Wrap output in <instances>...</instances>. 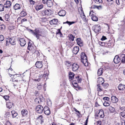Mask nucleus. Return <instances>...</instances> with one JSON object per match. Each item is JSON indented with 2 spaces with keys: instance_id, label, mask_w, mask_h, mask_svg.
Wrapping results in <instances>:
<instances>
[{
  "instance_id": "33",
  "label": "nucleus",
  "mask_w": 125,
  "mask_h": 125,
  "mask_svg": "<svg viewBox=\"0 0 125 125\" xmlns=\"http://www.w3.org/2000/svg\"><path fill=\"white\" fill-rule=\"evenodd\" d=\"M43 7V5H41L36 6L35 7V9L37 10L38 11L42 9Z\"/></svg>"
},
{
  "instance_id": "46",
  "label": "nucleus",
  "mask_w": 125,
  "mask_h": 125,
  "mask_svg": "<svg viewBox=\"0 0 125 125\" xmlns=\"http://www.w3.org/2000/svg\"><path fill=\"white\" fill-rule=\"evenodd\" d=\"M99 44L100 45L104 46L105 44V43L104 42H99Z\"/></svg>"
},
{
  "instance_id": "44",
  "label": "nucleus",
  "mask_w": 125,
  "mask_h": 125,
  "mask_svg": "<svg viewBox=\"0 0 125 125\" xmlns=\"http://www.w3.org/2000/svg\"><path fill=\"white\" fill-rule=\"evenodd\" d=\"M9 15L8 14H6L5 16V20L6 21H8V20L9 18Z\"/></svg>"
},
{
  "instance_id": "12",
  "label": "nucleus",
  "mask_w": 125,
  "mask_h": 125,
  "mask_svg": "<svg viewBox=\"0 0 125 125\" xmlns=\"http://www.w3.org/2000/svg\"><path fill=\"white\" fill-rule=\"evenodd\" d=\"M118 90L120 91H123L125 89V85L122 83H120L118 87Z\"/></svg>"
},
{
  "instance_id": "61",
  "label": "nucleus",
  "mask_w": 125,
  "mask_h": 125,
  "mask_svg": "<svg viewBox=\"0 0 125 125\" xmlns=\"http://www.w3.org/2000/svg\"><path fill=\"white\" fill-rule=\"evenodd\" d=\"M5 125H11V124L9 122L7 121L5 123Z\"/></svg>"
},
{
  "instance_id": "57",
  "label": "nucleus",
  "mask_w": 125,
  "mask_h": 125,
  "mask_svg": "<svg viewBox=\"0 0 125 125\" xmlns=\"http://www.w3.org/2000/svg\"><path fill=\"white\" fill-rule=\"evenodd\" d=\"M120 109L123 111H125V107L123 106L120 108Z\"/></svg>"
},
{
  "instance_id": "24",
  "label": "nucleus",
  "mask_w": 125,
  "mask_h": 125,
  "mask_svg": "<svg viewBox=\"0 0 125 125\" xmlns=\"http://www.w3.org/2000/svg\"><path fill=\"white\" fill-rule=\"evenodd\" d=\"M52 10L50 9H46L45 11V14L47 15H51Z\"/></svg>"
},
{
  "instance_id": "13",
  "label": "nucleus",
  "mask_w": 125,
  "mask_h": 125,
  "mask_svg": "<svg viewBox=\"0 0 125 125\" xmlns=\"http://www.w3.org/2000/svg\"><path fill=\"white\" fill-rule=\"evenodd\" d=\"M90 16H92V17H91V19L93 20V21H97L98 20V18L97 16L95 15H92V14H91V12H90L89 13Z\"/></svg>"
},
{
  "instance_id": "56",
  "label": "nucleus",
  "mask_w": 125,
  "mask_h": 125,
  "mask_svg": "<svg viewBox=\"0 0 125 125\" xmlns=\"http://www.w3.org/2000/svg\"><path fill=\"white\" fill-rule=\"evenodd\" d=\"M115 2L118 5H119L120 4V1L119 0H115Z\"/></svg>"
},
{
  "instance_id": "59",
  "label": "nucleus",
  "mask_w": 125,
  "mask_h": 125,
  "mask_svg": "<svg viewBox=\"0 0 125 125\" xmlns=\"http://www.w3.org/2000/svg\"><path fill=\"white\" fill-rule=\"evenodd\" d=\"M27 21V20L26 19H23L21 21V23L22 24L23 22L24 21Z\"/></svg>"
},
{
  "instance_id": "19",
  "label": "nucleus",
  "mask_w": 125,
  "mask_h": 125,
  "mask_svg": "<svg viewBox=\"0 0 125 125\" xmlns=\"http://www.w3.org/2000/svg\"><path fill=\"white\" fill-rule=\"evenodd\" d=\"M9 41L11 45H14L15 44V40L14 38H10L9 39Z\"/></svg>"
},
{
  "instance_id": "35",
  "label": "nucleus",
  "mask_w": 125,
  "mask_h": 125,
  "mask_svg": "<svg viewBox=\"0 0 125 125\" xmlns=\"http://www.w3.org/2000/svg\"><path fill=\"white\" fill-rule=\"evenodd\" d=\"M28 50L30 51L32 49L31 45L32 43H31V42L29 41L28 43Z\"/></svg>"
},
{
  "instance_id": "53",
  "label": "nucleus",
  "mask_w": 125,
  "mask_h": 125,
  "mask_svg": "<svg viewBox=\"0 0 125 125\" xmlns=\"http://www.w3.org/2000/svg\"><path fill=\"white\" fill-rule=\"evenodd\" d=\"M107 38L106 37L104 36H103L102 37L101 39V40L102 41H104Z\"/></svg>"
},
{
  "instance_id": "52",
  "label": "nucleus",
  "mask_w": 125,
  "mask_h": 125,
  "mask_svg": "<svg viewBox=\"0 0 125 125\" xmlns=\"http://www.w3.org/2000/svg\"><path fill=\"white\" fill-rule=\"evenodd\" d=\"M5 115L6 116H8V117L10 115V112H6Z\"/></svg>"
},
{
  "instance_id": "41",
  "label": "nucleus",
  "mask_w": 125,
  "mask_h": 125,
  "mask_svg": "<svg viewBox=\"0 0 125 125\" xmlns=\"http://www.w3.org/2000/svg\"><path fill=\"white\" fill-rule=\"evenodd\" d=\"M42 87V85L41 84H37V87L38 90H40Z\"/></svg>"
},
{
  "instance_id": "5",
  "label": "nucleus",
  "mask_w": 125,
  "mask_h": 125,
  "mask_svg": "<svg viewBox=\"0 0 125 125\" xmlns=\"http://www.w3.org/2000/svg\"><path fill=\"white\" fill-rule=\"evenodd\" d=\"M44 114L46 115H49L51 113L50 109L47 106H45L44 107Z\"/></svg>"
},
{
  "instance_id": "11",
  "label": "nucleus",
  "mask_w": 125,
  "mask_h": 125,
  "mask_svg": "<svg viewBox=\"0 0 125 125\" xmlns=\"http://www.w3.org/2000/svg\"><path fill=\"white\" fill-rule=\"evenodd\" d=\"M113 61L115 63L117 64L120 62V59L118 56L116 55L115 56Z\"/></svg>"
},
{
  "instance_id": "31",
  "label": "nucleus",
  "mask_w": 125,
  "mask_h": 125,
  "mask_svg": "<svg viewBox=\"0 0 125 125\" xmlns=\"http://www.w3.org/2000/svg\"><path fill=\"white\" fill-rule=\"evenodd\" d=\"M81 17L82 18L83 21H85V22H86L87 21V20H86V16L85 15L83 12L81 15Z\"/></svg>"
},
{
  "instance_id": "64",
  "label": "nucleus",
  "mask_w": 125,
  "mask_h": 125,
  "mask_svg": "<svg viewBox=\"0 0 125 125\" xmlns=\"http://www.w3.org/2000/svg\"><path fill=\"white\" fill-rule=\"evenodd\" d=\"M5 28V26L4 25H1L0 27V28L1 30L3 29H4Z\"/></svg>"
},
{
  "instance_id": "3",
  "label": "nucleus",
  "mask_w": 125,
  "mask_h": 125,
  "mask_svg": "<svg viewBox=\"0 0 125 125\" xmlns=\"http://www.w3.org/2000/svg\"><path fill=\"white\" fill-rule=\"evenodd\" d=\"M43 106L41 105H39L37 106L36 108V110L37 112L39 114H41L42 113L44 110Z\"/></svg>"
},
{
  "instance_id": "63",
  "label": "nucleus",
  "mask_w": 125,
  "mask_h": 125,
  "mask_svg": "<svg viewBox=\"0 0 125 125\" xmlns=\"http://www.w3.org/2000/svg\"><path fill=\"white\" fill-rule=\"evenodd\" d=\"M48 0H42V2L44 4L47 3Z\"/></svg>"
},
{
  "instance_id": "32",
  "label": "nucleus",
  "mask_w": 125,
  "mask_h": 125,
  "mask_svg": "<svg viewBox=\"0 0 125 125\" xmlns=\"http://www.w3.org/2000/svg\"><path fill=\"white\" fill-rule=\"evenodd\" d=\"M13 104V103H12L11 102H8L6 104L7 107L8 108H11Z\"/></svg>"
},
{
  "instance_id": "30",
  "label": "nucleus",
  "mask_w": 125,
  "mask_h": 125,
  "mask_svg": "<svg viewBox=\"0 0 125 125\" xmlns=\"http://www.w3.org/2000/svg\"><path fill=\"white\" fill-rule=\"evenodd\" d=\"M65 63L66 65L68 67H69L71 65V62L67 61H65Z\"/></svg>"
},
{
  "instance_id": "8",
  "label": "nucleus",
  "mask_w": 125,
  "mask_h": 125,
  "mask_svg": "<svg viewBox=\"0 0 125 125\" xmlns=\"http://www.w3.org/2000/svg\"><path fill=\"white\" fill-rule=\"evenodd\" d=\"M35 66L36 67L40 68H41L42 67L43 64L42 61H37L36 63Z\"/></svg>"
},
{
  "instance_id": "54",
  "label": "nucleus",
  "mask_w": 125,
  "mask_h": 125,
  "mask_svg": "<svg viewBox=\"0 0 125 125\" xmlns=\"http://www.w3.org/2000/svg\"><path fill=\"white\" fill-rule=\"evenodd\" d=\"M120 56L121 57V58H124L125 57V55L124 54H123L122 53H121L120 54Z\"/></svg>"
},
{
  "instance_id": "20",
  "label": "nucleus",
  "mask_w": 125,
  "mask_h": 125,
  "mask_svg": "<svg viewBox=\"0 0 125 125\" xmlns=\"http://www.w3.org/2000/svg\"><path fill=\"white\" fill-rule=\"evenodd\" d=\"M42 99L41 98L37 97L35 98L34 100L35 102L36 103L38 104L42 101Z\"/></svg>"
},
{
  "instance_id": "60",
  "label": "nucleus",
  "mask_w": 125,
  "mask_h": 125,
  "mask_svg": "<svg viewBox=\"0 0 125 125\" xmlns=\"http://www.w3.org/2000/svg\"><path fill=\"white\" fill-rule=\"evenodd\" d=\"M88 117H89V116H88L87 118L86 119L85 121V124L84 125H87V124L88 122Z\"/></svg>"
},
{
  "instance_id": "34",
  "label": "nucleus",
  "mask_w": 125,
  "mask_h": 125,
  "mask_svg": "<svg viewBox=\"0 0 125 125\" xmlns=\"http://www.w3.org/2000/svg\"><path fill=\"white\" fill-rule=\"evenodd\" d=\"M104 80V79L103 78L99 77L98 79V82L99 83L101 82V84L103 85V84L104 83V81L103 82H102Z\"/></svg>"
},
{
  "instance_id": "25",
  "label": "nucleus",
  "mask_w": 125,
  "mask_h": 125,
  "mask_svg": "<svg viewBox=\"0 0 125 125\" xmlns=\"http://www.w3.org/2000/svg\"><path fill=\"white\" fill-rule=\"evenodd\" d=\"M103 69L102 68H101L98 69L97 71V74L99 76L101 75L103 72Z\"/></svg>"
},
{
  "instance_id": "17",
  "label": "nucleus",
  "mask_w": 125,
  "mask_h": 125,
  "mask_svg": "<svg viewBox=\"0 0 125 125\" xmlns=\"http://www.w3.org/2000/svg\"><path fill=\"white\" fill-rule=\"evenodd\" d=\"M22 115L23 116H27L28 114V112L27 110L23 109L21 111Z\"/></svg>"
},
{
  "instance_id": "36",
  "label": "nucleus",
  "mask_w": 125,
  "mask_h": 125,
  "mask_svg": "<svg viewBox=\"0 0 125 125\" xmlns=\"http://www.w3.org/2000/svg\"><path fill=\"white\" fill-rule=\"evenodd\" d=\"M69 37L70 40L72 41H74V36L72 34H70L69 35Z\"/></svg>"
},
{
  "instance_id": "26",
  "label": "nucleus",
  "mask_w": 125,
  "mask_h": 125,
  "mask_svg": "<svg viewBox=\"0 0 125 125\" xmlns=\"http://www.w3.org/2000/svg\"><path fill=\"white\" fill-rule=\"evenodd\" d=\"M21 8L20 5L18 3L16 4L13 7V8L15 10L20 9Z\"/></svg>"
},
{
  "instance_id": "6",
  "label": "nucleus",
  "mask_w": 125,
  "mask_h": 125,
  "mask_svg": "<svg viewBox=\"0 0 125 125\" xmlns=\"http://www.w3.org/2000/svg\"><path fill=\"white\" fill-rule=\"evenodd\" d=\"M79 67L78 65L76 63H74L72 65V69L73 71H76Z\"/></svg>"
},
{
  "instance_id": "27",
  "label": "nucleus",
  "mask_w": 125,
  "mask_h": 125,
  "mask_svg": "<svg viewBox=\"0 0 125 125\" xmlns=\"http://www.w3.org/2000/svg\"><path fill=\"white\" fill-rule=\"evenodd\" d=\"M27 15L26 12L24 10H22L20 14V15L21 17H23Z\"/></svg>"
},
{
  "instance_id": "42",
  "label": "nucleus",
  "mask_w": 125,
  "mask_h": 125,
  "mask_svg": "<svg viewBox=\"0 0 125 125\" xmlns=\"http://www.w3.org/2000/svg\"><path fill=\"white\" fill-rule=\"evenodd\" d=\"M49 73V71L47 70H45V71L44 72V75L43 76H47L48 75Z\"/></svg>"
},
{
  "instance_id": "21",
  "label": "nucleus",
  "mask_w": 125,
  "mask_h": 125,
  "mask_svg": "<svg viewBox=\"0 0 125 125\" xmlns=\"http://www.w3.org/2000/svg\"><path fill=\"white\" fill-rule=\"evenodd\" d=\"M76 41L77 44L80 46H82L83 45V43L82 40L80 38H78L77 39Z\"/></svg>"
},
{
  "instance_id": "51",
  "label": "nucleus",
  "mask_w": 125,
  "mask_h": 125,
  "mask_svg": "<svg viewBox=\"0 0 125 125\" xmlns=\"http://www.w3.org/2000/svg\"><path fill=\"white\" fill-rule=\"evenodd\" d=\"M9 97V96L8 95H6L4 96L3 97V98L5 99L6 100H8V99Z\"/></svg>"
},
{
  "instance_id": "23",
  "label": "nucleus",
  "mask_w": 125,
  "mask_h": 125,
  "mask_svg": "<svg viewBox=\"0 0 125 125\" xmlns=\"http://www.w3.org/2000/svg\"><path fill=\"white\" fill-rule=\"evenodd\" d=\"M12 117L13 118L16 117L17 116L18 114L14 110H12L11 111Z\"/></svg>"
},
{
  "instance_id": "2",
  "label": "nucleus",
  "mask_w": 125,
  "mask_h": 125,
  "mask_svg": "<svg viewBox=\"0 0 125 125\" xmlns=\"http://www.w3.org/2000/svg\"><path fill=\"white\" fill-rule=\"evenodd\" d=\"M81 56V61L85 66H87L88 65V63L87 59V57L85 54L82 52Z\"/></svg>"
},
{
  "instance_id": "39",
  "label": "nucleus",
  "mask_w": 125,
  "mask_h": 125,
  "mask_svg": "<svg viewBox=\"0 0 125 125\" xmlns=\"http://www.w3.org/2000/svg\"><path fill=\"white\" fill-rule=\"evenodd\" d=\"M4 6L2 4H0V11H3L4 10Z\"/></svg>"
},
{
  "instance_id": "58",
  "label": "nucleus",
  "mask_w": 125,
  "mask_h": 125,
  "mask_svg": "<svg viewBox=\"0 0 125 125\" xmlns=\"http://www.w3.org/2000/svg\"><path fill=\"white\" fill-rule=\"evenodd\" d=\"M109 98L108 97H104L103 98V99L104 100L108 101L109 100Z\"/></svg>"
},
{
  "instance_id": "37",
  "label": "nucleus",
  "mask_w": 125,
  "mask_h": 125,
  "mask_svg": "<svg viewBox=\"0 0 125 125\" xmlns=\"http://www.w3.org/2000/svg\"><path fill=\"white\" fill-rule=\"evenodd\" d=\"M101 5H99V6H96L95 5H93L91 6V8L92 9H94L96 8L99 9V8H101Z\"/></svg>"
},
{
  "instance_id": "48",
  "label": "nucleus",
  "mask_w": 125,
  "mask_h": 125,
  "mask_svg": "<svg viewBox=\"0 0 125 125\" xmlns=\"http://www.w3.org/2000/svg\"><path fill=\"white\" fill-rule=\"evenodd\" d=\"M4 39V37L3 35H0V41H2Z\"/></svg>"
},
{
  "instance_id": "18",
  "label": "nucleus",
  "mask_w": 125,
  "mask_h": 125,
  "mask_svg": "<svg viewBox=\"0 0 125 125\" xmlns=\"http://www.w3.org/2000/svg\"><path fill=\"white\" fill-rule=\"evenodd\" d=\"M11 5V2L10 1L7 0L4 4V7L6 8H8L10 7Z\"/></svg>"
},
{
  "instance_id": "43",
  "label": "nucleus",
  "mask_w": 125,
  "mask_h": 125,
  "mask_svg": "<svg viewBox=\"0 0 125 125\" xmlns=\"http://www.w3.org/2000/svg\"><path fill=\"white\" fill-rule=\"evenodd\" d=\"M103 105L105 106H108L110 105L109 103L106 101H105V102L103 103Z\"/></svg>"
},
{
  "instance_id": "45",
  "label": "nucleus",
  "mask_w": 125,
  "mask_h": 125,
  "mask_svg": "<svg viewBox=\"0 0 125 125\" xmlns=\"http://www.w3.org/2000/svg\"><path fill=\"white\" fill-rule=\"evenodd\" d=\"M93 0L95 3H101L102 2V0Z\"/></svg>"
},
{
  "instance_id": "9",
  "label": "nucleus",
  "mask_w": 125,
  "mask_h": 125,
  "mask_svg": "<svg viewBox=\"0 0 125 125\" xmlns=\"http://www.w3.org/2000/svg\"><path fill=\"white\" fill-rule=\"evenodd\" d=\"M58 22V20L56 19H54L49 21L50 24L53 25H54L57 24Z\"/></svg>"
},
{
  "instance_id": "29",
  "label": "nucleus",
  "mask_w": 125,
  "mask_h": 125,
  "mask_svg": "<svg viewBox=\"0 0 125 125\" xmlns=\"http://www.w3.org/2000/svg\"><path fill=\"white\" fill-rule=\"evenodd\" d=\"M37 119L40 120L41 123L42 124L44 123V120L43 118V116L42 115H40L37 118Z\"/></svg>"
},
{
  "instance_id": "1",
  "label": "nucleus",
  "mask_w": 125,
  "mask_h": 125,
  "mask_svg": "<svg viewBox=\"0 0 125 125\" xmlns=\"http://www.w3.org/2000/svg\"><path fill=\"white\" fill-rule=\"evenodd\" d=\"M30 31L34 35L37 39H39L40 36H43L44 34L41 30L37 29L35 30V32H34L32 30H31Z\"/></svg>"
},
{
  "instance_id": "28",
  "label": "nucleus",
  "mask_w": 125,
  "mask_h": 125,
  "mask_svg": "<svg viewBox=\"0 0 125 125\" xmlns=\"http://www.w3.org/2000/svg\"><path fill=\"white\" fill-rule=\"evenodd\" d=\"M46 3L47 6L49 7H51L53 5V3L52 1L51 0H48Z\"/></svg>"
},
{
  "instance_id": "22",
  "label": "nucleus",
  "mask_w": 125,
  "mask_h": 125,
  "mask_svg": "<svg viewBox=\"0 0 125 125\" xmlns=\"http://www.w3.org/2000/svg\"><path fill=\"white\" fill-rule=\"evenodd\" d=\"M69 78L71 80H72L74 77V74L73 73L70 72L69 73Z\"/></svg>"
},
{
  "instance_id": "38",
  "label": "nucleus",
  "mask_w": 125,
  "mask_h": 125,
  "mask_svg": "<svg viewBox=\"0 0 125 125\" xmlns=\"http://www.w3.org/2000/svg\"><path fill=\"white\" fill-rule=\"evenodd\" d=\"M75 22L74 21L71 22L67 21L66 22H64L63 24L67 23L69 25H70L72 24L75 23Z\"/></svg>"
},
{
  "instance_id": "4",
  "label": "nucleus",
  "mask_w": 125,
  "mask_h": 125,
  "mask_svg": "<svg viewBox=\"0 0 125 125\" xmlns=\"http://www.w3.org/2000/svg\"><path fill=\"white\" fill-rule=\"evenodd\" d=\"M94 31L95 33H97L100 31L101 27L100 26L98 25H95L93 27Z\"/></svg>"
},
{
  "instance_id": "55",
  "label": "nucleus",
  "mask_w": 125,
  "mask_h": 125,
  "mask_svg": "<svg viewBox=\"0 0 125 125\" xmlns=\"http://www.w3.org/2000/svg\"><path fill=\"white\" fill-rule=\"evenodd\" d=\"M30 4H34L35 2L32 0H29Z\"/></svg>"
},
{
  "instance_id": "16",
  "label": "nucleus",
  "mask_w": 125,
  "mask_h": 125,
  "mask_svg": "<svg viewBox=\"0 0 125 125\" xmlns=\"http://www.w3.org/2000/svg\"><path fill=\"white\" fill-rule=\"evenodd\" d=\"M79 51V48L78 47L75 46L74 47L73 51V52L74 54H77Z\"/></svg>"
},
{
  "instance_id": "50",
  "label": "nucleus",
  "mask_w": 125,
  "mask_h": 125,
  "mask_svg": "<svg viewBox=\"0 0 125 125\" xmlns=\"http://www.w3.org/2000/svg\"><path fill=\"white\" fill-rule=\"evenodd\" d=\"M97 86H98V88H97V91H99L101 92L102 91V89L101 88L99 84H98L97 85Z\"/></svg>"
},
{
  "instance_id": "40",
  "label": "nucleus",
  "mask_w": 125,
  "mask_h": 125,
  "mask_svg": "<svg viewBox=\"0 0 125 125\" xmlns=\"http://www.w3.org/2000/svg\"><path fill=\"white\" fill-rule=\"evenodd\" d=\"M58 32H56V34H59L60 36L61 37H62V33L61 32V31L60 29H58L57 31Z\"/></svg>"
},
{
  "instance_id": "47",
  "label": "nucleus",
  "mask_w": 125,
  "mask_h": 125,
  "mask_svg": "<svg viewBox=\"0 0 125 125\" xmlns=\"http://www.w3.org/2000/svg\"><path fill=\"white\" fill-rule=\"evenodd\" d=\"M120 115L122 117L125 118V112H121L120 113Z\"/></svg>"
},
{
  "instance_id": "49",
  "label": "nucleus",
  "mask_w": 125,
  "mask_h": 125,
  "mask_svg": "<svg viewBox=\"0 0 125 125\" xmlns=\"http://www.w3.org/2000/svg\"><path fill=\"white\" fill-rule=\"evenodd\" d=\"M76 78H77L78 83H81V78H79V76H78L77 77H76Z\"/></svg>"
},
{
  "instance_id": "15",
  "label": "nucleus",
  "mask_w": 125,
  "mask_h": 125,
  "mask_svg": "<svg viewBox=\"0 0 125 125\" xmlns=\"http://www.w3.org/2000/svg\"><path fill=\"white\" fill-rule=\"evenodd\" d=\"M111 102L113 103H116L118 102V98L115 96H112L111 97Z\"/></svg>"
},
{
  "instance_id": "10",
  "label": "nucleus",
  "mask_w": 125,
  "mask_h": 125,
  "mask_svg": "<svg viewBox=\"0 0 125 125\" xmlns=\"http://www.w3.org/2000/svg\"><path fill=\"white\" fill-rule=\"evenodd\" d=\"M19 41L20 42V45L21 46H24L26 43L25 41L23 38H20Z\"/></svg>"
},
{
  "instance_id": "14",
  "label": "nucleus",
  "mask_w": 125,
  "mask_h": 125,
  "mask_svg": "<svg viewBox=\"0 0 125 125\" xmlns=\"http://www.w3.org/2000/svg\"><path fill=\"white\" fill-rule=\"evenodd\" d=\"M58 15L61 16H64L66 14L65 11L64 10H61L58 13Z\"/></svg>"
},
{
  "instance_id": "62",
  "label": "nucleus",
  "mask_w": 125,
  "mask_h": 125,
  "mask_svg": "<svg viewBox=\"0 0 125 125\" xmlns=\"http://www.w3.org/2000/svg\"><path fill=\"white\" fill-rule=\"evenodd\" d=\"M121 62H122L125 63V58H121Z\"/></svg>"
},
{
  "instance_id": "7",
  "label": "nucleus",
  "mask_w": 125,
  "mask_h": 125,
  "mask_svg": "<svg viewBox=\"0 0 125 125\" xmlns=\"http://www.w3.org/2000/svg\"><path fill=\"white\" fill-rule=\"evenodd\" d=\"M97 116L100 118H103L104 116V112L103 109L99 110V112L97 114Z\"/></svg>"
}]
</instances>
